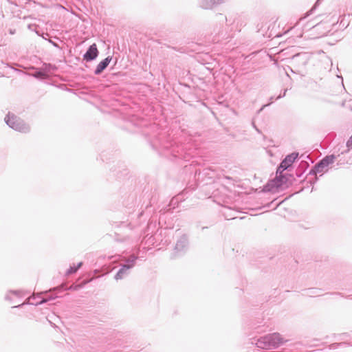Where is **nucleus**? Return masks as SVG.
Wrapping results in <instances>:
<instances>
[{"label": "nucleus", "instance_id": "9", "mask_svg": "<svg viewBox=\"0 0 352 352\" xmlns=\"http://www.w3.org/2000/svg\"><path fill=\"white\" fill-rule=\"evenodd\" d=\"M123 270H124V268L121 269V270H120L119 273L122 272V271H123Z\"/></svg>", "mask_w": 352, "mask_h": 352}, {"label": "nucleus", "instance_id": "8", "mask_svg": "<svg viewBox=\"0 0 352 352\" xmlns=\"http://www.w3.org/2000/svg\"><path fill=\"white\" fill-rule=\"evenodd\" d=\"M346 145L347 146H351L352 145V135L350 139L348 140Z\"/></svg>", "mask_w": 352, "mask_h": 352}, {"label": "nucleus", "instance_id": "1", "mask_svg": "<svg viewBox=\"0 0 352 352\" xmlns=\"http://www.w3.org/2000/svg\"><path fill=\"white\" fill-rule=\"evenodd\" d=\"M7 124L16 131L21 133H27L30 129L23 120L15 116H8L7 120Z\"/></svg>", "mask_w": 352, "mask_h": 352}, {"label": "nucleus", "instance_id": "4", "mask_svg": "<svg viewBox=\"0 0 352 352\" xmlns=\"http://www.w3.org/2000/svg\"><path fill=\"white\" fill-rule=\"evenodd\" d=\"M280 175L276 176L274 182L278 187L287 186L288 184H290L289 178L286 175H281L282 173H279Z\"/></svg>", "mask_w": 352, "mask_h": 352}, {"label": "nucleus", "instance_id": "2", "mask_svg": "<svg viewBox=\"0 0 352 352\" xmlns=\"http://www.w3.org/2000/svg\"><path fill=\"white\" fill-rule=\"evenodd\" d=\"M297 157L298 153H292L288 155L280 163L279 167L278 168L277 173H282L283 170L290 167Z\"/></svg>", "mask_w": 352, "mask_h": 352}, {"label": "nucleus", "instance_id": "3", "mask_svg": "<svg viewBox=\"0 0 352 352\" xmlns=\"http://www.w3.org/2000/svg\"><path fill=\"white\" fill-rule=\"evenodd\" d=\"M98 54V50L95 43L92 44L84 55V59L87 61L95 59Z\"/></svg>", "mask_w": 352, "mask_h": 352}, {"label": "nucleus", "instance_id": "6", "mask_svg": "<svg viewBox=\"0 0 352 352\" xmlns=\"http://www.w3.org/2000/svg\"><path fill=\"white\" fill-rule=\"evenodd\" d=\"M333 162V157H327L324 159H323L318 164V166H317V168H318V170H319V169L320 168H324V167H326L329 164L332 163Z\"/></svg>", "mask_w": 352, "mask_h": 352}, {"label": "nucleus", "instance_id": "5", "mask_svg": "<svg viewBox=\"0 0 352 352\" xmlns=\"http://www.w3.org/2000/svg\"><path fill=\"white\" fill-rule=\"evenodd\" d=\"M111 58L107 57L102 61H101L98 65L95 70L96 74H100L109 64Z\"/></svg>", "mask_w": 352, "mask_h": 352}, {"label": "nucleus", "instance_id": "7", "mask_svg": "<svg viewBox=\"0 0 352 352\" xmlns=\"http://www.w3.org/2000/svg\"><path fill=\"white\" fill-rule=\"evenodd\" d=\"M80 266L81 263H78L77 266L70 267L67 273L68 274L75 273Z\"/></svg>", "mask_w": 352, "mask_h": 352}]
</instances>
